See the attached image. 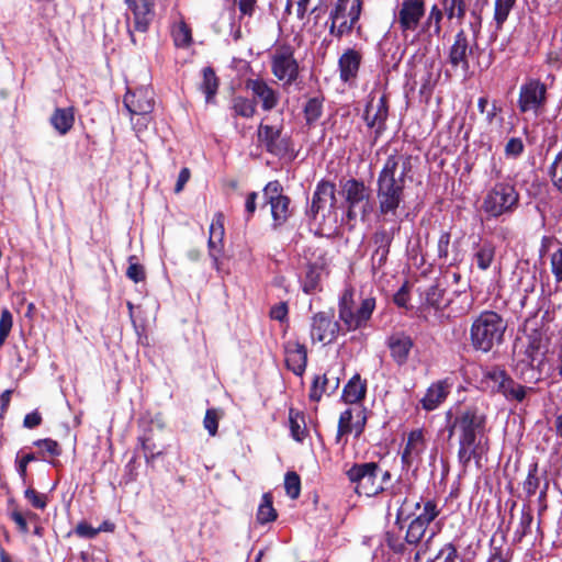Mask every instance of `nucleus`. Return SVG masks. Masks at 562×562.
Instances as JSON below:
<instances>
[{
	"label": "nucleus",
	"instance_id": "1",
	"mask_svg": "<svg viewBox=\"0 0 562 562\" xmlns=\"http://www.w3.org/2000/svg\"><path fill=\"white\" fill-rule=\"evenodd\" d=\"M413 156L395 151L385 159L376 178L378 214L396 216L406 199L407 182L413 181Z\"/></svg>",
	"mask_w": 562,
	"mask_h": 562
},
{
	"label": "nucleus",
	"instance_id": "2",
	"mask_svg": "<svg viewBox=\"0 0 562 562\" xmlns=\"http://www.w3.org/2000/svg\"><path fill=\"white\" fill-rule=\"evenodd\" d=\"M552 355L542 346L540 336H529L521 356L515 360L513 372L525 383L537 384L554 373Z\"/></svg>",
	"mask_w": 562,
	"mask_h": 562
},
{
	"label": "nucleus",
	"instance_id": "3",
	"mask_svg": "<svg viewBox=\"0 0 562 562\" xmlns=\"http://www.w3.org/2000/svg\"><path fill=\"white\" fill-rule=\"evenodd\" d=\"M507 322L495 311H482L470 327V342L475 351L490 352L504 341Z\"/></svg>",
	"mask_w": 562,
	"mask_h": 562
},
{
	"label": "nucleus",
	"instance_id": "4",
	"mask_svg": "<svg viewBox=\"0 0 562 562\" xmlns=\"http://www.w3.org/2000/svg\"><path fill=\"white\" fill-rule=\"evenodd\" d=\"M448 438L458 435V440L474 443L486 432L487 416L475 405H469L457 411L454 415L447 413Z\"/></svg>",
	"mask_w": 562,
	"mask_h": 562
},
{
	"label": "nucleus",
	"instance_id": "5",
	"mask_svg": "<svg viewBox=\"0 0 562 562\" xmlns=\"http://www.w3.org/2000/svg\"><path fill=\"white\" fill-rule=\"evenodd\" d=\"M362 10V0H337L328 16L329 34L337 40L350 35L353 31L360 35L362 25L359 21Z\"/></svg>",
	"mask_w": 562,
	"mask_h": 562
},
{
	"label": "nucleus",
	"instance_id": "6",
	"mask_svg": "<svg viewBox=\"0 0 562 562\" xmlns=\"http://www.w3.org/2000/svg\"><path fill=\"white\" fill-rule=\"evenodd\" d=\"M520 195L515 184L497 181L483 198L482 210L492 218L513 214L519 206Z\"/></svg>",
	"mask_w": 562,
	"mask_h": 562
},
{
	"label": "nucleus",
	"instance_id": "7",
	"mask_svg": "<svg viewBox=\"0 0 562 562\" xmlns=\"http://www.w3.org/2000/svg\"><path fill=\"white\" fill-rule=\"evenodd\" d=\"M375 310V299H362L358 306L355 305L352 291L346 290L338 302L339 319L347 331H355L367 327Z\"/></svg>",
	"mask_w": 562,
	"mask_h": 562
},
{
	"label": "nucleus",
	"instance_id": "8",
	"mask_svg": "<svg viewBox=\"0 0 562 562\" xmlns=\"http://www.w3.org/2000/svg\"><path fill=\"white\" fill-rule=\"evenodd\" d=\"M381 467L378 462L353 463L346 476L359 496L374 497L386 490L383 482H379Z\"/></svg>",
	"mask_w": 562,
	"mask_h": 562
},
{
	"label": "nucleus",
	"instance_id": "9",
	"mask_svg": "<svg viewBox=\"0 0 562 562\" xmlns=\"http://www.w3.org/2000/svg\"><path fill=\"white\" fill-rule=\"evenodd\" d=\"M341 194L347 204L346 216L349 221H355L360 214L366 218L372 211L370 204V188L362 180L350 178L340 182Z\"/></svg>",
	"mask_w": 562,
	"mask_h": 562
},
{
	"label": "nucleus",
	"instance_id": "10",
	"mask_svg": "<svg viewBox=\"0 0 562 562\" xmlns=\"http://www.w3.org/2000/svg\"><path fill=\"white\" fill-rule=\"evenodd\" d=\"M295 48L289 42H279L270 54L272 75L285 85L295 82L300 75V66L294 57Z\"/></svg>",
	"mask_w": 562,
	"mask_h": 562
},
{
	"label": "nucleus",
	"instance_id": "11",
	"mask_svg": "<svg viewBox=\"0 0 562 562\" xmlns=\"http://www.w3.org/2000/svg\"><path fill=\"white\" fill-rule=\"evenodd\" d=\"M263 205H270L272 228L283 226L293 215L291 199L283 193V187L278 180L269 181L263 190Z\"/></svg>",
	"mask_w": 562,
	"mask_h": 562
},
{
	"label": "nucleus",
	"instance_id": "12",
	"mask_svg": "<svg viewBox=\"0 0 562 562\" xmlns=\"http://www.w3.org/2000/svg\"><path fill=\"white\" fill-rule=\"evenodd\" d=\"M126 5V22L131 42L136 44L134 33L148 32L156 12L154 0H124Z\"/></svg>",
	"mask_w": 562,
	"mask_h": 562
},
{
	"label": "nucleus",
	"instance_id": "13",
	"mask_svg": "<svg viewBox=\"0 0 562 562\" xmlns=\"http://www.w3.org/2000/svg\"><path fill=\"white\" fill-rule=\"evenodd\" d=\"M420 507V499L414 501L406 496L396 512L395 522L398 525L401 521H405L414 517L412 521L428 529L429 525L439 516L440 509L434 499H427L424 502L422 513L416 515L415 512Z\"/></svg>",
	"mask_w": 562,
	"mask_h": 562
},
{
	"label": "nucleus",
	"instance_id": "14",
	"mask_svg": "<svg viewBox=\"0 0 562 562\" xmlns=\"http://www.w3.org/2000/svg\"><path fill=\"white\" fill-rule=\"evenodd\" d=\"M548 87L537 78H528L519 89L517 106L520 113L538 114L547 104Z\"/></svg>",
	"mask_w": 562,
	"mask_h": 562
},
{
	"label": "nucleus",
	"instance_id": "15",
	"mask_svg": "<svg viewBox=\"0 0 562 562\" xmlns=\"http://www.w3.org/2000/svg\"><path fill=\"white\" fill-rule=\"evenodd\" d=\"M283 126L269 125L261 122L257 128V139L267 153L285 157L289 153L293 151L292 140L290 136H283Z\"/></svg>",
	"mask_w": 562,
	"mask_h": 562
},
{
	"label": "nucleus",
	"instance_id": "16",
	"mask_svg": "<svg viewBox=\"0 0 562 562\" xmlns=\"http://www.w3.org/2000/svg\"><path fill=\"white\" fill-rule=\"evenodd\" d=\"M334 318V308L317 312L312 316L310 329L312 342L329 345L337 339L340 326Z\"/></svg>",
	"mask_w": 562,
	"mask_h": 562
},
{
	"label": "nucleus",
	"instance_id": "17",
	"mask_svg": "<svg viewBox=\"0 0 562 562\" xmlns=\"http://www.w3.org/2000/svg\"><path fill=\"white\" fill-rule=\"evenodd\" d=\"M426 13L425 0H403L395 15V21L403 35L418 29Z\"/></svg>",
	"mask_w": 562,
	"mask_h": 562
},
{
	"label": "nucleus",
	"instance_id": "18",
	"mask_svg": "<svg viewBox=\"0 0 562 562\" xmlns=\"http://www.w3.org/2000/svg\"><path fill=\"white\" fill-rule=\"evenodd\" d=\"M426 450V440L423 429H414L408 432L406 443L401 453L402 469L409 471L418 469L422 463L423 453Z\"/></svg>",
	"mask_w": 562,
	"mask_h": 562
},
{
	"label": "nucleus",
	"instance_id": "19",
	"mask_svg": "<svg viewBox=\"0 0 562 562\" xmlns=\"http://www.w3.org/2000/svg\"><path fill=\"white\" fill-rule=\"evenodd\" d=\"M123 103L132 115H148L155 106L154 91L148 87L127 89Z\"/></svg>",
	"mask_w": 562,
	"mask_h": 562
},
{
	"label": "nucleus",
	"instance_id": "20",
	"mask_svg": "<svg viewBox=\"0 0 562 562\" xmlns=\"http://www.w3.org/2000/svg\"><path fill=\"white\" fill-rule=\"evenodd\" d=\"M389 116V99L386 94H382L378 102L367 103L363 120L369 128L374 131V138L378 139L386 130V120Z\"/></svg>",
	"mask_w": 562,
	"mask_h": 562
},
{
	"label": "nucleus",
	"instance_id": "21",
	"mask_svg": "<svg viewBox=\"0 0 562 562\" xmlns=\"http://www.w3.org/2000/svg\"><path fill=\"white\" fill-rule=\"evenodd\" d=\"M473 47L474 45H470L465 31L459 30L448 52V63L450 66L453 69L461 68L464 72H468L470 69L468 56L473 53Z\"/></svg>",
	"mask_w": 562,
	"mask_h": 562
},
{
	"label": "nucleus",
	"instance_id": "22",
	"mask_svg": "<svg viewBox=\"0 0 562 562\" xmlns=\"http://www.w3.org/2000/svg\"><path fill=\"white\" fill-rule=\"evenodd\" d=\"M283 350L286 369L297 376H303L308 361L306 346L299 340L290 339L283 344Z\"/></svg>",
	"mask_w": 562,
	"mask_h": 562
},
{
	"label": "nucleus",
	"instance_id": "23",
	"mask_svg": "<svg viewBox=\"0 0 562 562\" xmlns=\"http://www.w3.org/2000/svg\"><path fill=\"white\" fill-rule=\"evenodd\" d=\"M224 214L222 212H217L214 214V217L210 225V235L207 240L209 247V256L213 261V267L218 270L220 269V258L224 251Z\"/></svg>",
	"mask_w": 562,
	"mask_h": 562
},
{
	"label": "nucleus",
	"instance_id": "24",
	"mask_svg": "<svg viewBox=\"0 0 562 562\" xmlns=\"http://www.w3.org/2000/svg\"><path fill=\"white\" fill-rule=\"evenodd\" d=\"M362 53L353 47L346 48L338 58L339 79L344 83H353L362 64Z\"/></svg>",
	"mask_w": 562,
	"mask_h": 562
},
{
	"label": "nucleus",
	"instance_id": "25",
	"mask_svg": "<svg viewBox=\"0 0 562 562\" xmlns=\"http://www.w3.org/2000/svg\"><path fill=\"white\" fill-rule=\"evenodd\" d=\"M335 192L336 187L334 182L325 179L318 181L313 193L311 207L307 211L308 216L315 220L318 212L325 207L327 202H329V205L333 207L336 203Z\"/></svg>",
	"mask_w": 562,
	"mask_h": 562
},
{
	"label": "nucleus",
	"instance_id": "26",
	"mask_svg": "<svg viewBox=\"0 0 562 562\" xmlns=\"http://www.w3.org/2000/svg\"><path fill=\"white\" fill-rule=\"evenodd\" d=\"M386 345L390 349L391 357L397 366L407 362L414 340L404 333H395L387 338Z\"/></svg>",
	"mask_w": 562,
	"mask_h": 562
},
{
	"label": "nucleus",
	"instance_id": "27",
	"mask_svg": "<svg viewBox=\"0 0 562 562\" xmlns=\"http://www.w3.org/2000/svg\"><path fill=\"white\" fill-rule=\"evenodd\" d=\"M246 88L251 90L255 97L261 101V108L265 111H271L279 103L278 92L271 88L263 79H248Z\"/></svg>",
	"mask_w": 562,
	"mask_h": 562
},
{
	"label": "nucleus",
	"instance_id": "28",
	"mask_svg": "<svg viewBox=\"0 0 562 562\" xmlns=\"http://www.w3.org/2000/svg\"><path fill=\"white\" fill-rule=\"evenodd\" d=\"M451 300L446 297V290L440 288L438 283L430 285L424 292V301L419 306V312L424 313L427 310H435L442 313L449 307Z\"/></svg>",
	"mask_w": 562,
	"mask_h": 562
},
{
	"label": "nucleus",
	"instance_id": "29",
	"mask_svg": "<svg viewBox=\"0 0 562 562\" xmlns=\"http://www.w3.org/2000/svg\"><path fill=\"white\" fill-rule=\"evenodd\" d=\"M450 383L448 380H439L429 385L425 396L420 400L422 407L431 412L436 409L449 395Z\"/></svg>",
	"mask_w": 562,
	"mask_h": 562
},
{
	"label": "nucleus",
	"instance_id": "30",
	"mask_svg": "<svg viewBox=\"0 0 562 562\" xmlns=\"http://www.w3.org/2000/svg\"><path fill=\"white\" fill-rule=\"evenodd\" d=\"M201 74L202 79L199 82L198 89L205 95V102L207 104H215L221 80L211 66L204 67Z\"/></svg>",
	"mask_w": 562,
	"mask_h": 562
},
{
	"label": "nucleus",
	"instance_id": "31",
	"mask_svg": "<svg viewBox=\"0 0 562 562\" xmlns=\"http://www.w3.org/2000/svg\"><path fill=\"white\" fill-rule=\"evenodd\" d=\"M319 262H310L306 266V271L302 281V291L305 294H312L321 290V274L326 266L325 254L319 256Z\"/></svg>",
	"mask_w": 562,
	"mask_h": 562
},
{
	"label": "nucleus",
	"instance_id": "32",
	"mask_svg": "<svg viewBox=\"0 0 562 562\" xmlns=\"http://www.w3.org/2000/svg\"><path fill=\"white\" fill-rule=\"evenodd\" d=\"M496 247L491 240H483L473 248L472 260L481 271H486L494 262Z\"/></svg>",
	"mask_w": 562,
	"mask_h": 562
},
{
	"label": "nucleus",
	"instance_id": "33",
	"mask_svg": "<svg viewBox=\"0 0 562 562\" xmlns=\"http://www.w3.org/2000/svg\"><path fill=\"white\" fill-rule=\"evenodd\" d=\"M49 123L58 134L66 135L75 125V109L72 106L56 108L49 117Z\"/></svg>",
	"mask_w": 562,
	"mask_h": 562
},
{
	"label": "nucleus",
	"instance_id": "34",
	"mask_svg": "<svg viewBox=\"0 0 562 562\" xmlns=\"http://www.w3.org/2000/svg\"><path fill=\"white\" fill-rule=\"evenodd\" d=\"M367 395V381L360 374H355L344 386L341 400L347 404H356Z\"/></svg>",
	"mask_w": 562,
	"mask_h": 562
},
{
	"label": "nucleus",
	"instance_id": "35",
	"mask_svg": "<svg viewBox=\"0 0 562 562\" xmlns=\"http://www.w3.org/2000/svg\"><path fill=\"white\" fill-rule=\"evenodd\" d=\"M508 375V372L503 367L495 364L483 370L482 383L491 389L493 393L501 394Z\"/></svg>",
	"mask_w": 562,
	"mask_h": 562
},
{
	"label": "nucleus",
	"instance_id": "36",
	"mask_svg": "<svg viewBox=\"0 0 562 562\" xmlns=\"http://www.w3.org/2000/svg\"><path fill=\"white\" fill-rule=\"evenodd\" d=\"M339 387V379L335 378L331 381L326 374L316 375L312 382L308 398L312 402H319L324 394L330 395Z\"/></svg>",
	"mask_w": 562,
	"mask_h": 562
},
{
	"label": "nucleus",
	"instance_id": "37",
	"mask_svg": "<svg viewBox=\"0 0 562 562\" xmlns=\"http://www.w3.org/2000/svg\"><path fill=\"white\" fill-rule=\"evenodd\" d=\"M256 100L243 95H235L231 101V111L234 117L251 119L256 114Z\"/></svg>",
	"mask_w": 562,
	"mask_h": 562
},
{
	"label": "nucleus",
	"instance_id": "38",
	"mask_svg": "<svg viewBox=\"0 0 562 562\" xmlns=\"http://www.w3.org/2000/svg\"><path fill=\"white\" fill-rule=\"evenodd\" d=\"M289 424L292 438L297 442H303L305 437L308 435L304 413L295 408H290Z\"/></svg>",
	"mask_w": 562,
	"mask_h": 562
},
{
	"label": "nucleus",
	"instance_id": "39",
	"mask_svg": "<svg viewBox=\"0 0 562 562\" xmlns=\"http://www.w3.org/2000/svg\"><path fill=\"white\" fill-rule=\"evenodd\" d=\"M528 392H533V387L525 386L518 383L512 375H508L501 394L509 402L521 403Z\"/></svg>",
	"mask_w": 562,
	"mask_h": 562
},
{
	"label": "nucleus",
	"instance_id": "40",
	"mask_svg": "<svg viewBox=\"0 0 562 562\" xmlns=\"http://www.w3.org/2000/svg\"><path fill=\"white\" fill-rule=\"evenodd\" d=\"M256 518L260 525L272 522L278 518V513L273 507V496L270 492L262 495Z\"/></svg>",
	"mask_w": 562,
	"mask_h": 562
},
{
	"label": "nucleus",
	"instance_id": "41",
	"mask_svg": "<svg viewBox=\"0 0 562 562\" xmlns=\"http://www.w3.org/2000/svg\"><path fill=\"white\" fill-rule=\"evenodd\" d=\"M323 97L310 98L306 101L303 108V114L307 126H313L321 119L323 114Z\"/></svg>",
	"mask_w": 562,
	"mask_h": 562
},
{
	"label": "nucleus",
	"instance_id": "42",
	"mask_svg": "<svg viewBox=\"0 0 562 562\" xmlns=\"http://www.w3.org/2000/svg\"><path fill=\"white\" fill-rule=\"evenodd\" d=\"M516 2L517 0H495L493 21L496 30L499 31L503 29Z\"/></svg>",
	"mask_w": 562,
	"mask_h": 562
},
{
	"label": "nucleus",
	"instance_id": "43",
	"mask_svg": "<svg viewBox=\"0 0 562 562\" xmlns=\"http://www.w3.org/2000/svg\"><path fill=\"white\" fill-rule=\"evenodd\" d=\"M33 445L40 448V451L36 454L37 459L45 460L46 456L57 458L63 453L60 445L52 438L37 439Z\"/></svg>",
	"mask_w": 562,
	"mask_h": 562
},
{
	"label": "nucleus",
	"instance_id": "44",
	"mask_svg": "<svg viewBox=\"0 0 562 562\" xmlns=\"http://www.w3.org/2000/svg\"><path fill=\"white\" fill-rule=\"evenodd\" d=\"M147 464L155 461L157 457L162 454V451L157 450L156 443L153 440L151 429L146 430L142 436L137 438Z\"/></svg>",
	"mask_w": 562,
	"mask_h": 562
},
{
	"label": "nucleus",
	"instance_id": "45",
	"mask_svg": "<svg viewBox=\"0 0 562 562\" xmlns=\"http://www.w3.org/2000/svg\"><path fill=\"white\" fill-rule=\"evenodd\" d=\"M538 463H531L528 469L527 477L522 483V490L526 493L527 497L533 496L540 486V477L538 475Z\"/></svg>",
	"mask_w": 562,
	"mask_h": 562
},
{
	"label": "nucleus",
	"instance_id": "46",
	"mask_svg": "<svg viewBox=\"0 0 562 562\" xmlns=\"http://www.w3.org/2000/svg\"><path fill=\"white\" fill-rule=\"evenodd\" d=\"M442 8L446 16L449 20L457 18L462 20L467 12L465 0H442Z\"/></svg>",
	"mask_w": 562,
	"mask_h": 562
},
{
	"label": "nucleus",
	"instance_id": "47",
	"mask_svg": "<svg viewBox=\"0 0 562 562\" xmlns=\"http://www.w3.org/2000/svg\"><path fill=\"white\" fill-rule=\"evenodd\" d=\"M443 18V12L436 4L431 7L428 18L425 22L423 31L431 30L430 35L439 36L441 33V21Z\"/></svg>",
	"mask_w": 562,
	"mask_h": 562
},
{
	"label": "nucleus",
	"instance_id": "48",
	"mask_svg": "<svg viewBox=\"0 0 562 562\" xmlns=\"http://www.w3.org/2000/svg\"><path fill=\"white\" fill-rule=\"evenodd\" d=\"M514 551L509 547L494 546V539H491L490 554L486 562H512Z\"/></svg>",
	"mask_w": 562,
	"mask_h": 562
},
{
	"label": "nucleus",
	"instance_id": "49",
	"mask_svg": "<svg viewBox=\"0 0 562 562\" xmlns=\"http://www.w3.org/2000/svg\"><path fill=\"white\" fill-rule=\"evenodd\" d=\"M284 490L291 499H297L301 494V477L294 471H289L284 475Z\"/></svg>",
	"mask_w": 562,
	"mask_h": 562
},
{
	"label": "nucleus",
	"instance_id": "50",
	"mask_svg": "<svg viewBox=\"0 0 562 562\" xmlns=\"http://www.w3.org/2000/svg\"><path fill=\"white\" fill-rule=\"evenodd\" d=\"M125 274L135 283L146 280V270L144 266L138 262L137 256L132 255L128 257V267Z\"/></svg>",
	"mask_w": 562,
	"mask_h": 562
},
{
	"label": "nucleus",
	"instance_id": "51",
	"mask_svg": "<svg viewBox=\"0 0 562 562\" xmlns=\"http://www.w3.org/2000/svg\"><path fill=\"white\" fill-rule=\"evenodd\" d=\"M352 418L353 415L350 408L345 409L344 412L340 413L336 434L337 443L341 440L344 436L349 435L353 430Z\"/></svg>",
	"mask_w": 562,
	"mask_h": 562
},
{
	"label": "nucleus",
	"instance_id": "52",
	"mask_svg": "<svg viewBox=\"0 0 562 562\" xmlns=\"http://www.w3.org/2000/svg\"><path fill=\"white\" fill-rule=\"evenodd\" d=\"M426 531V527L415 524L414 521L411 520L405 533L406 543L414 547L418 546L422 539L425 537Z\"/></svg>",
	"mask_w": 562,
	"mask_h": 562
},
{
	"label": "nucleus",
	"instance_id": "53",
	"mask_svg": "<svg viewBox=\"0 0 562 562\" xmlns=\"http://www.w3.org/2000/svg\"><path fill=\"white\" fill-rule=\"evenodd\" d=\"M459 552L454 543H445L436 554L434 562H458Z\"/></svg>",
	"mask_w": 562,
	"mask_h": 562
},
{
	"label": "nucleus",
	"instance_id": "54",
	"mask_svg": "<svg viewBox=\"0 0 562 562\" xmlns=\"http://www.w3.org/2000/svg\"><path fill=\"white\" fill-rule=\"evenodd\" d=\"M13 327L12 313L7 308H2L0 314V347H2L8 339Z\"/></svg>",
	"mask_w": 562,
	"mask_h": 562
},
{
	"label": "nucleus",
	"instance_id": "55",
	"mask_svg": "<svg viewBox=\"0 0 562 562\" xmlns=\"http://www.w3.org/2000/svg\"><path fill=\"white\" fill-rule=\"evenodd\" d=\"M173 41L178 47H187L192 43L191 29L181 22L173 32Z\"/></svg>",
	"mask_w": 562,
	"mask_h": 562
},
{
	"label": "nucleus",
	"instance_id": "56",
	"mask_svg": "<svg viewBox=\"0 0 562 562\" xmlns=\"http://www.w3.org/2000/svg\"><path fill=\"white\" fill-rule=\"evenodd\" d=\"M394 239V229L379 228L372 235L375 248L391 247Z\"/></svg>",
	"mask_w": 562,
	"mask_h": 562
},
{
	"label": "nucleus",
	"instance_id": "57",
	"mask_svg": "<svg viewBox=\"0 0 562 562\" xmlns=\"http://www.w3.org/2000/svg\"><path fill=\"white\" fill-rule=\"evenodd\" d=\"M533 516L530 509H522L518 527L516 529V537L521 540L525 536L530 532Z\"/></svg>",
	"mask_w": 562,
	"mask_h": 562
},
{
	"label": "nucleus",
	"instance_id": "58",
	"mask_svg": "<svg viewBox=\"0 0 562 562\" xmlns=\"http://www.w3.org/2000/svg\"><path fill=\"white\" fill-rule=\"evenodd\" d=\"M220 414L216 408H209L205 412L203 419V426L207 430L209 435L214 437L218 429Z\"/></svg>",
	"mask_w": 562,
	"mask_h": 562
},
{
	"label": "nucleus",
	"instance_id": "59",
	"mask_svg": "<svg viewBox=\"0 0 562 562\" xmlns=\"http://www.w3.org/2000/svg\"><path fill=\"white\" fill-rule=\"evenodd\" d=\"M24 497L36 509H45L47 506V495L38 493L32 487H29L24 491Z\"/></svg>",
	"mask_w": 562,
	"mask_h": 562
},
{
	"label": "nucleus",
	"instance_id": "60",
	"mask_svg": "<svg viewBox=\"0 0 562 562\" xmlns=\"http://www.w3.org/2000/svg\"><path fill=\"white\" fill-rule=\"evenodd\" d=\"M391 247L385 248H375L372 256H371V269L373 272L382 269L386 261L390 254Z\"/></svg>",
	"mask_w": 562,
	"mask_h": 562
},
{
	"label": "nucleus",
	"instance_id": "61",
	"mask_svg": "<svg viewBox=\"0 0 562 562\" xmlns=\"http://www.w3.org/2000/svg\"><path fill=\"white\" fill-rule=\"evenodd\" d=\"M553 186L558 189L562 183V150L555 156L553 162L549 168Z\"/></svg>",
	"mask_w": 562,
	"mask_h": 562
},
{
	"label": "nucleus",
	"instance_id": "62",
	"mask_svg": "<svg viewBox=\"0 0 562 562\" xmlns=\"http://www.w3.org/2000/svg\"><path fill=\"white\" fill-rule=\"evenodd\" d=\"M386 546L395 554H404L407 550L408 543L402 541L401 538L392 532H386L385 538Z\"/></svg>",
	"mask_w": 562,
	"mask_h": 562
},
{
	"label": "nucleus",
	"instance_id": "63",
	"mask_svg": "<svg viewBox=\"0 0 562 562\" xmlns=\"http://www.w3.org/2000/svg\"><path fill=\"white\" fill-rule=\"evenodd\" d=\"M550 263L551 272L554 277L555 282H562V248H559L554 252H552Z\"/></svg>",
	"mask_w": 562,
	"mask_h": 562
},
{
	"label": "nucleus",
	"instance_id": "64",
	"mask_svg": "<svg viewBox=\"0 0 562 562\" xmlns=\"http://www.w3.org/2000/svg\"><path fill=\"white\" fill-rule=\"evenodd\" d=\"M525 149V145L519 137H512L505 145V155L507 157L517 158L519 157Z\"/></svg>",
	"mask_w": 562,
	"mask_h": 562
}]
</instances>
